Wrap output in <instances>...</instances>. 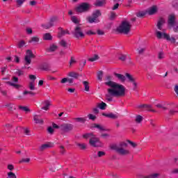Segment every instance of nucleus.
<instances>
[{"mask_svg":"<svg viewBox=\"0 0 178 178\" xmlns=\"http://www.w3.org/2000/svg\"><path fill=\"white\" fill-rule=\"evenodd\" d=\"M156 35L159 40L163 38L164 40H167V41H171L175 44L176 42V39L174 37L170 38V35L167 34L166 33H162L159 31H156Z\"/></svg>","mask_w":178,"mask_h":178,"instance_id":"6","label":"nucleus"},{"mask_svg":"<svg viewBox=\"0 0 178 178\" xmlns=\"http://www.w3.org/2000/svg\"><path fill=\"white\" fill-rule=\"evenodd\" d=\"M78 147H79L81 149H86V148H87V147L86 146V144L84 143H79Z\"/></svg>","mask_w":178,"mask_h":178,"instance_id":"59","label":"nucleus"},{"mask_svg":"<svg viewBox=\"0 0 178 178\" xmlns=\"http://www.w3.org/2000/svg\"><path fill=\"white\" fill-rule=\"evenodd\" d=\"M158 58H159V59H163L164 56H163V51H160L159 53Z\"/></svg>","mask_w":178,"mask_h":178,"instance_id":"64","label":"nucleus"},{"mask_svg":"<svg viewBox=\"0 0 178 178\" xmlns=\"http://www.w3.org/2000/svg\"><path fill=\"white\" fill-rule=\"evenodd\" d=\"M26 44V42H24V40L20 41L18 44V47L19 48H23V47H24V45Z\"/></svg>","mask_w":178,"mask_h":178,"instance_id":"62","label":"nucleus"},{"mask_svg":"<svg viewBox=\"0 0 178 178\" xmlns=\"http://www.w3.org/2000/svg\"><path fill=\"white\" fill-rule=\"evenodd\" d=\"M74 120H76V122H78L79 123H86V122H87V120L84 118H74Z\"/></svg>","mask_w":178,"mask_h":178,"instance_id":"33","label":"nucleus"},{"mask_svg":"<svg viewBox=\"0 0 178 178\" xmlns=\"http://www.w3.org/2000/svg\"><path fill=\"white\" fill-rule=\"evenodd\" d=\"M33 120L35 122V123L37 124H42V123H44V121L40 118V115H34L33 117Z\"/></svg>","mask_w":178,"mask_h":178,"instance_id":"23","label":"nucleus"},{"mask_svg":"<svg viewBox=\"0 0 178 178\" xmlns=\"http://www.w3.org/2000/svg\"><path fill=\"white\" fill-rule=\"evenodd\" d=\"M73 129H74V125H73L72 124H61V131H63V133H70V131H73Z\"/></svg>","mask_w":178,"mask_h":178,"instance_id":"8","label":"nucleus"},{"mask_svg":"<svg viewBox=\"0 0 178 178\" xmlns=\"http://www.w3.org/2000/svg\"><path fill=\"white\" fill-rule=\"evenodd\" d=\"M59 32H58V38H62L64 35H66V34L70 35V33L67 30H63V28L59 27L58 28Z\"/></svg>","mask_w":178,"mask_h":178,"instance_id":"13","label":"nucleus"},{"mask_svg":"<svg viewBox=\"0 0 178 178\" xmlns=\"http://www.w3.org/2000/svg\"><path fill=\"white\" fill-rule=\"evenodd\" d=\"M89 144L92 147H102V143H101L99 141V138H98L95 136H93L90 139Z\"/></svg>","mask_w":178,"mask_h":178,"instance_id":"9","label":"nucleus"},{"mask_svg":"<svg viewBox=\"0 0 178 178\" xmlns=\"http://www.w3.org/2000/svg\"><path fill=\"white\" fill-rule=\"evenodd\" d=\"M82 83L83 86L85 87V91H90V83H88V81H83Z\"/></svg>","mask_w":178,"mask_h":178,"instance_id":"27","label":"nucleus"},{"mask_svg":"<svg viewBox=\"0 0 178 178\" xmlns=\"http://www.w3.org/2000/svg\"><path fill=\"white\" fill-rule=\"evenodd\" d=\"M44 104L45 106L42 107V109L44 111H48V109H49V106H51V102H49V100H45Z\"/></svg>","mask_w":178,"mask_h":178,"instance_id":"24","label":"nucleus"},{"mask_svg":"<svg viewBox=\"0 0 178 178\" xmlns=\"http://www.w3.org/2000/svg\"><path fill=\"white\" fill-rule=\"evenodd\" d=\"M131 29V25L127 21H124L120 25L118 28H117V31L120 33L121 34H128L130 33V29Z\"/></svg>","mask_w":178,"mask_h":178,"instance_id":"3","label":"nucleus"},{"mask_svg":"<svg viewBox=\"0 0 178 178\" xmlns=\"http://www.w3.org/2000/svg\"><path fill=\"white\" fill-rule=\"evenodd\" d=\"M109 20H115L116 19V13L114 12H111V14L108 15Z\"/></svg>","mask_w":178,"mask_h":178,"instance_id":"38","label":"nucleus"},{"mask_svg":"<svg viewBox=\"0 0 178 178\" xmlns=\"http://www.w3.org/2000/svg\"><path fill=\"white\" fill-rule=\"evenodd\" d=\"M102 116H105L106 118H108L109 119H118L119 116L118 114H114L113 113H102Z\"/></svg>","mask_w":178,"mask_h":178,"instance_id":"14","label":"nucleus"},{"mask_svg":"<svg viewBox=\"0 0 178 178\" xmlns=\"http://www.w3.org/2000/svg\"><path fill=\"white\" fill-rule=\"evenodd\" d=\"M114 76H115V77H117V79L120 80L121 83H124V81H126V76L122 74L115 72Z\"/></svg>","mask_w":178,"mask_h":178,"instance_id":"16","label":"nucleus"},{"mask_svg":"<svg viewBox=\"0 0 178 178\" xmlns=\"http://www.w3.org/2000/svg\"><path fill=\"white\" fill-rule=\"evenodd\" d=\"M125 76L127 79H128L129 81H130V83H134V81H136V80L134 79L131 74L126 73Z\"/></svg>","mask_w":178,"mask_h":178,"instance_id":"28","label":"nucleus"},{"mask_svg":"<svg viewBox=\"0 0 178 178\" xmlns=\"http://www.w3.org/2000/svg\"><path fill=\"white\" fill-rule=\"evenodd\" d=\"M35 58V55L33 54V51L30 49L26 51V55L24 57V65L25 66H29L31 64V59Z\"/></svg>","mask_w":178,"mask_h":178,"instance_id":"7","label":"nucleus"},{"mask_svg":"<svg viewBox=\"0 0 178 178\" xmlns=\"http://www.w3.org/2000/svg\"><path fill=\"white\" fill-rule=\"evenodd\" d=\"M19 109L24 111V112H30V108H27V106H19Z\"/></svg>","mask_w":178,"mask_h":178,"instance_id":"44","label":"nucleus"},{"mask_svg":"<svg viewBox=\"0 0 178 178\" xmlns=\"http://www.w3.org/2000/svg\"><path fill=\"white\" fill-rule=\"evenodd\" d=\"M95 135H94V134L92 133H90V134H86L83 136V138H92V137H95Z\"/></svg>","mask_w":178,"mask_h":178,"instance_id":"40","label":"nucleus"},{"mask_svg":"<svg viewBox=\"0 0 178 178\" xmlns=\"http://www.w3.org/2000/svg\"><path fill=\"white\" fill-rule=\"evenodd\" d=\"M141 178H158L159 177V173H154V174H151L149 175H141L140 176Z\"/></svg>","mask_w":178,"mask_h":178,"instance_id":"20","label":"nucleus"},{"mask_svg":"<svg viewBox=\"0 0 178 178\" xmlns=\"http://www.w3.org/2000/svg\"><path fill=\"white\" fill-rule=\"evenodd\" d=\"M175 22H176V17L175 16V15L173 14L170 15L168 16V25L170 27H173L175 26Z\"/></svg>","mask_w":178,"mask_h":178,"instance_id":"12","label":"nucleus"},{"mask_svg":"<svg viewBox=\"0 0 178 178\" xmlns=\"http://www.w3.org/2000/svg\"><path fill=\"white\" fill-rule=\"evenodd\" d=\"M74 63H77V61L74 59V57L72 56L70 60V67H72Z\"/></svg>","mask_w":178,"mask_h":178,"instance_id":"48","label":"nucleus"},{"mask_svg":"<svg viewBox=\"0 0 178 178\" xmlns=\"http://www.w3.org/2000/svg\"><path fill=\"white\" fill-rule=\"evenodd\" d=\"M171 5L175 10H178V0H173Z\"/></svg>","mask_w":178,"mask_h":178,"instance_id":"30","label":"nucleus"},{"mask_svg":"<svg viewBox=\"0 0 178 178\" xmlns=\"http://www.w3.org/2000/svg\"><path fill=\"white\" fill-rule=\"evenodd\" d=\"M56 49H58V46H56L55 44L50 46L49 51L51 52H54V51H56Z\"/></svg>","mask_w":178,"mask_h":178,"instance_id":"51","label":"nucleus"},{"mask_svg":"<svg viewBox=\"0 0 178 178\" xmlns=\"http://www.w3.org/2000/svg\"><path fill=\"white\" fill-rule=\"evenodd\" d=\"M90 9H91V5L87 2H83L75 8L76 13H86V12H88Z\"/></svg>","mask_w":178,"mask_h":178,"instance_id":"4","label":"nucleus"},{"mask_svg":"<svg viewBox=\"0 0 178 178\" xmlns=\"http://www.w3.org/2000/svg\"><path fill=\"white\" fill-rule=\"evenodd\" d=\"M106 104L104 102L98 104V108H99V109H102V111H105V109H106Z\"/></svg>","mask_w":178,"mask_h":178,"instance_id":"32","label":"nucleus"},{"mask_svg":"<svg viewBox=\"0 0 178 178\" xmlns=\"http://www.w3.org/2000/svg\"><path fill=\"white\" fill-rule=\"evenodd\" d=\"M23 162L29 163V162H30V158L22 159V160L19 161V163H23Z\"/></svg>","mask_w":178,"mask_h":178,"instance_id":"61","label":"nucleus"},{"mask_svg":"<svg viewBox=\"0 0 178 178\" xmlns=\"http://www.w3.org/2000/svg\"><path fill=\"white\" fill-rule=\"evenodd\" d=\"M24 2H26V0H16L17 8H20Z\"/></svg>","mask_w":178,"mask_h":178,"instance_id":"46","label":"nucleus"},{"mask_svg":"<svg viewBox=\"0 0 178 178\" xmlns=\"http://www.w3.org/2000/svg\"><path fill=\"white\" fill-rule=\"evenodd\" d=\"M53 129H59L62 131V124L58 125L55 123L52 124Z\"/></svg>","mask_w":178,"mask_h":178,"instance_id":"53","label":"nucleus"},{"mask_svg":"<svg viewBox=\"0 0 178 178\" xmlns=\"http://www.w3.org/2000/svg\"><path fill=\"white\" fill-rule=\"evenodd\" d=\"M47 131L49 134H54L55 130H54V128H52V127H49L47 128Z\"/></svg>","mask_w":178,"mask_h":178,"instance_id":"58","label":"nucleus"},{"mask_svg":"<svg viewBox=\"0 0 178 178\" xmlns=\"http://www.w3.org/2000/svg\"><path fill=\"white\" fill-rule=\"evenodd\" d=\"M166 23V21L163 18L160 17L157 22V29L159 30H162V26Z\"/></svg>","mask_w":178,"mask_h":178,"instance_id":"15","label":"nucleus"},{"mask_svg":"<svg viewBox=\"0 0 178 178\" xmlns=\"http://www.w3.org/2000/svg\"><path fill=\"white\" fill-rule=\"evenodd\" d=\"M137 51L139 55H143L145 52V48L137 49Z\"/></svg>","mask_w":178,"mask_h":178,"instance_id":"54","label":"nucleus"},{"mask_svg":"<svg viewBox=\"0 0 178 178\" xmlns=\"http://www.w3.org/2000/svg\"><path fill=\"white\" fill-rule=\"evenodd\" d=\"M127 58V56L124 55V54H121L120 56L118 58V59L120 60H122V62H124V60H126Z\"/></svg>","mask_w":178,"mask_h":178,"instance_id":"55","label":"nucleus"},{"mask_svg":"<svg viewBox=\"0 0 178 178\" xmlns=\"http://www.w3.org/2000/svg\"><path fill=\"white\" fill-rule=\"evenodd\" d=\"M99 59V56L97 54H95L93 57L88 58L89 62H95V60H98Z\"/></svg>","mask_w":178,"mask_h":178,"instance_id":"35","label":"nucleus"},{"mask_svg":"<svg viewBox=\"0 0 178 178\" xmlns=\"http://www.w3.org/2000/svg\"><path fill=\"white\" fill-rule=\"evenodd\" d=\"M106 83H115V81H112V76L111 75H108L107 76H106Z\"/></svg>","mask_w":178,"mask_h":178,"instance_id":"52","label":"nucleus"},{"mask_svg":"<svg viewBox=\"0 0 178 178\" xmlns=\"http://www.w3.org/2000/svg\"><path fill=\"white\" fill-rule=\"evenodd\" d=\"M29 88L31 91H34V90H35V86H34V81H31V82L29 83Z\"/></svg>","mask_w":178,"mask_h":178,"instance_id":"43","label":"nucleus"},{"mask_svg":"<svg viewBox=\"0 0 178 178\" xmlns=\"http://www.w3.org/2000/svg\"><path fill=\"white\" fill-rule=\"evenodd\" d=\"M43 39L46 41H51V40H52V35H51V33H45L43 35Z\"/></svg>","mask_w":178,"mask_h":178,"instance_id":"26","label":"nucleus"},{"mask_svg":"<svg viewBox=\"0 0 178 178\" xmlns=\"http://www.w3.org/2000/svg\"><path fill=\"white\" fill-rule=\"evenodd\" d=\"M16 74H17V76H23V74H24V72L22 71V70H17Z\"/></svg>","mask_w":178,"mask_h":178,"instance_id":"57","label":"nucleus"},{"mask_svg":"<svg viewBox=\"0 0 178 178\" xmlns=\"http://www.w3.org/2000/svg\"><path fill=\"white\" fill-rule=\"evenodd\" d=\"M88 118L90 120H95V119H97V116L92 115V114H89L88 115Z\"/></svg>","mask_w":178,"mask_h":178,"instance_id":"60","label":"nucleus"},{"mask_svg":"<svg viewBox=\"0 0 178 178\" xmlns=\"http://www.w3.org/2000/svg\"><path fill=\"white\" fill-rule=\"evenodd\" d=\"M51 144L48 143V144H44L42 145L40 147V151H44V149H47V148H51Z\"/></svg>","mask_w":178,"mask_h":178,"instance_id":"31","label":"nucleus"},{"mask_svg":"<svg viewBox=\"0 0 178 178\" xmlns=\"http://www.w3.org/2000/svg\"><path fill=\"white\" fill-rule=\"evenodd\" d=\"M38 41H40V38H37V37H33L31 38V39L29 41V43L31 42H38Z\"/></svg>","mask_w":178,"mask_h":178,"instance_id":"49","label":"nucleus"},{"mask_svg":"<svg viewBox=\"0 0 178 178\" xmlns=\"http://www.w3.org/2000/svg\"><path fill=\"white\" fill-rule=\"evenodd\" d=\"M6 83V84H8V86H11L12 87H15V88H20V85H19V84H16V83L10 82V81H7Z\"/></svg>","mask_w":178,"mask_h":178,"instance_id":"37","label":"nucleus"},{"mask_svg":"<svg viewBox=\"0 0 178 178\" xmlns=\"http://www.w3.org/2000/svg\"><path fill=\"white\" fill-rule=\"evenodd\" d=\"M7 178H17V177H16V174H15L12 172H8Z\"/></svg>","mask_w":178,"mask_h":178,"instance_id":"50","label":"nucleus"},{"mask_svg":"<svg viewBox=\"0 0 178 178\" xmlns=\"http://www.w3.org/2000/svg\"><path fill=\"white\" fill-rule=\"evenodd\" d=\"M102 76H104V72L99 71L97 72V79L99 80V81H102Z\"/></svg>","mask_w":178,"mask_h":178,"instance_id":"42","label":"nucleus"},{"mask_svg":"<svg viewBox=\"0 0 178 178\" xmlns=\"http://www.w3.org/2000/svg\"><path fill=\"white\" fill-rule=\"evenodd\" d=\"M60 149V154L61 155H65L66 154V149H65V147H63V145H60L59 147Z\"/></svg>","mask_w":178,"mask_h":178,"instance_id":"41","label":"nucleus"},{"mask_svg":"<svg viewBox=\"0 0 178 178\" xmlns=\"http://www.w3.org/2000/svg\"><path fill=\"white\" fill-rule=\"evenodd\" d=\"M40 69L42 70H45L46 72H48V70H51V67L49 66V64L45 63L41 65Z\"/></svg>","mask_w":178,"mask_h":178,"instance_id":"22","label":"nucleus"},{"mask_svg":"<svg viewBox=\"0 0 178 178\" xmlns=\"http://www.w3.org/2000/svg\"><path fill=\"white\" fill-rule=\"evenodd\" d=\"M147 10L145 11H140L138 13H136V16L137 17H144V16H145V15H147Z\"/></svg>","mask_w":178,"mask_h":178,"instance_id":"36","label":"nucleus"},{"mask_svg":"<svg viewBox=\"0 0 178 178\" xmlns=\"http://www.w3.org/2000/svg\"><path fill=\"white\" fill-rule=\"evenodd\" d=\"M72 34L74 38H76V40H81V38H84V37H86V35L83 32V29L80 26H76L74 31H72Z\"/></svg>","mask_w":178,"mask_h":178,"instance_id":"5","label":"nucleus"},{"mask_svg":"<svg viewBox=\"0 0 178 178\" xmlns=\"http://www.w3.org/2000/svg\"><path fill=\"white\" fill-rule=\"evenodd\" d=\"M120 147L117 145H113L111 146V148L113 149L114 151H116L118 154L120 155H129L130 154V151L127 149H124V148L127 147V143L125 142H121L120 143Z\"/></svg>","mask_w":178,"mask_h":178,"instance_id":"2","label":"nucleus"},{"mask_svg":"<svg viewBox=\"0 0 178 178\" xmlns=\"http://www.w3.org/2000/svg\"><path fill=\"white\" fill-rule=\"evenodd\" d=\"M68 76L70 77H72V79H75V80H77V79H79V77H80V74H79V73L74 72H70L68 74Z\"/></svg>","mask_w":178,"mask_h":178,"instance_id":"19","label":"nucleus"},{"mask_svg":"<svg viewBox=\"0 0 178 178\" xmlns=\"http://www.w3.org/2000/svg\"><path fill=\"white\" fill-rule=\"evenodd\" d=\"M26 33L29 35L33 34V29L31 28H26Z\"/></svg>","mask_w":178,"mask_h":178,"instance_id":"63","label":"nucleus"},{"mask_svg":"<svg viewBox=\"0 0 178 178\" xmlns=\"http://www.w3.org/2000/svg\"><path fill=\"white\" fill-rule=\"evenodd\" d=\"M105 152L99 151L97 152V155L95 154L94 158H102V156H105Z\"/></svg>","mask_w":178,"mask_h":178,"instance_id":"29","label":"nucleus"},{"mask_svg":"<svg viewBox=\"0 0 178 178\" xmlns=\"http://www.w3.org/2000/svg\"><path fill=\"white\" fill-rule=\"evenodd\" d=\"M135 121L136 123H141L143 122V116L138 115L136 117Z\"/></svg>","mask_w":178,"mask_h":178,"instance_id":"45","label":"nucleus"},{"mask_svg":"<svg viewBox=\"0 0 178 178\" xmlns=\"http://www.w3.org/2000/svg\"><path fill=\"white\" fill-rule=\"evenodd\" d=\"M55 22H58V17H52L50 19L49 22L46 24H42V27L48 30L49 29H51V27H54Z\"/></svg>","mask_w":178,"mask_h":178,"instance_id":"10","label":"nucleus"},{"mask_svg":"<svg viewBox=\"0 0 178 178\" xmlns=\"http://www.w3.org/2000/svg\"><path fill=\"white\" fill-rule=\"evenodd\" d=\"M139 109H143V108H146L147 109H151L152 108V106L148 105V104H140L137 106Z\"/></svg>","mask_w":178,"mask_h":178,"instance_id":"34","label":"nucleus"},{"mask_svg":"<svg viewBox=\"0 0 178 178\" xmlns=\"http://www.w3.org/2000/svg\"><path fill=\"white\" fill-rule=\"evenodd\" d=\"M71 20L75 24H79V23H80V22L79 21V19H77V17L76 16H72L71 17Z\"/></svg>","mask_w":178,"mask_h":178,"instance_id":"47","label":"nucleus"},{"mask_svg":"<svg viewBox=\"0 0 178 178\" xmlns=\"http://www.w3.org/2000/svg\"><path fill=\"white\" fill-rule=\"evenodd\" d=\"M106 3V0H96L94 5L95 6H97L99 8L102 7Z\"/></svg>","mask_w":178,"mask_h":178,"instance_id":"17","label":"nucleus"},{"mask_svg":"<svg viewBox=\"0 0 178 178\" xmlns=\"http://www.w3.org/2000/svg\"><path fill=\"white\" fill-rule=\"evenodd\" d=\"M146 12L147 15L152 16L153 15H155L156 12H158V7L156 6H152V7L147 8Z\"/></svg>","mask_w":178,"mask_h":178,"instance_id":"11","label":"nucleus"},{"mask_svg":"<svg viewBox=\"0 0 178 178\" xmlns=\"http://www.w3.org/2000/svg\"><path fill=\"white\" fill-rule=\"evenodd\" d=\"M86 20L88 22V23L92 24V23H98L99 20L95 19L94 17H88L86 18Z\"/></svg>","mask_w":178,"mask_h":178,"instance_id":"21","label":"nucleus"},{"mask_svg":"<svg viewBox=\"0 0 178 178\" xmlns=\"http://www.w3.org/2000/svg\"><path fill=\"white\" fill-rule=\"evenodd\" d=\"M101 10H96L95 11H94L92 14V16L93 17H95L96 19H98V17H99V16H101Z\"/></svg>","mask_w":178,"mask_h":178,"instance_id":"25","label":"nucleus"},{"mask_svg":"<svg viewBox=\"0 0 178 178\" xmlns=\"http://www.w3.org/2000/svg\"><path fill=\"white\" fill-rule=\"evenodd\" d=\"M60 45H61V47H63V48H66V47H67V43L66 42V41H65V40H62L60 42Z\"/></svg>","mask_w":178,"mask_h":178,"instance_id":"56","label":"nucleus"},{"mask_svg":"<svg viewBox=\"0 0 178 178\" xmlns=\"http://www.w3.org/2000/svg\"><path fill=\"white\" fill-rule=\"evenodd\" d=\"M93 127H95V129H98L100 131H109V129H106L104 127L98 124H94Z\"/></svg>","mask_w":178,"mask_h":178,"instance_id":"18","label":"nucleus"},{"mask_svg":"<svg viewBox=\"0 0 178 178\" xmlns=\"http://www.w3.org/2000/svg\"><path fill=\"white\" fill-rule=\"evenodd\" d=\"M104 84L111 87L107 89V94H106V99L108 102H112L113 98L112 97H124L126 95V88L122 84L116 82H105Z\"/></svg>","mask_w":178,"mask_h":178,"instance_id":"1","label":"nucleus"},{"mask_svg":"<svg viewBox=\"0 0 178 178\" xmlns=\"http://www.w3.org/2000/svg\"><path fill=\"white\" fill-rule=\"evenodd\" d=\"M156 108H159V109H163V111H167L168 108L163 106L162 104H157L155 105Z\"/></svg>","mask_w":178,"mask_h":178,"instance_id":"39","label":"nucleus"}]
</instances>
